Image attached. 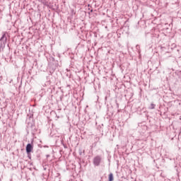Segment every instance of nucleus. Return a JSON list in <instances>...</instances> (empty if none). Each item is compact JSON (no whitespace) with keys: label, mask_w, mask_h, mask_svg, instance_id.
Masks as SVG:
<instances>
[{"label":"nucleus","mask_w":181,"mask_h":181,"mask_svg":"<svg viewBox=\"0 0 181 181\" xmlns=\"http://www.w3.org/2000/svg\"><path fill=\"white\" fill-rule=\"evenodd\" d=\"M156 106V105L155 104L151 103V107H150V109H151V110H154V108H155Z\"/></svg>","instance_id":"39448f33"},{"label":"nucleus","mask_w":181,"mask_h":181,"mask_svg":"<svg viewBox=\"0 0 181 181\" xmlns=\"http://www.w3.org/2000/svg\"><path fill=\"white\" fill-rule=\"evenodd\" d=\"M108 181H114V174L110 173L108 176Z\"/></svg>","instance_id":"20e7f679"},{"label":"nucleus","mask_w":181,"mask_h":181,"mask_svg":"<svg viewBox=\"0 0 181 181\" xmlns=\"http://www.w3.org/2000/svg\"><path fill=\"white\" fill-rule=\"evenodd\" d=\"M79 153H80V155H81V152H80Z\"/></svg>","instance_id":"0eeeda50"},{"label":"nucleus","mask_w":181,"mask_h":181,"mask_svg":"<svg viewBox=\"0 0 181 181\" xmlns=\"http://www.w3.org/2000/svg\"><path fill=\"white\" fill-rule=\"evenodd\" d=\"M7 40H8V38H6V33H4L2 37L0 38V47L1 49L5 48V45H6Z\"/></svg>","instance_id":"f257e3e1"},{"label":"nucleus","mask_w":181,"mask_h":181,"mask_svg":"<svg viewBox=\"0 0 181 181\" xmlns=\"http://www.w3.org/2000/svg\"><path fill=\"white\" fill-rule=\"evenodd\" d=\"M47 158H49V155L47 156Z\"/></svg>","instance_id":"423d86ee"},{"label":"nucleus","mask_w":181,"mask_h":181,"mask_svg":"<svg viewBox=\"0 0 181 181\" xmlns=\"http://www.w3.org/2000/svg\"><path fill=\"white\" fill-rule=\"evenodd\" d=\"M25 151L28 154L30 153V152L33 151V146H32L30 144H28L25 148Z\"/></svg>","instance_id":"7ed1b4c3"},{"label":"nucleus","mask_w":181,"mask_h":181,"mask_svg":"<svg viewBox=\"0 0 181 181\" xmlns=\"http://www.w3.org/2000/svg\"><path fill=\"white\" fill-rule=\"evenodd\" d=\"M101 160H102V158L100 156H97L94 157L93 160L94 166H100L101 163Z\"/></svg>","instance_id":"f03ea898"}]
</instances>
